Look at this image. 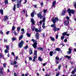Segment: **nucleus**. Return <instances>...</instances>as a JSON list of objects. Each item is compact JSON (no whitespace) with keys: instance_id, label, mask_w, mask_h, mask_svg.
<instances>
[{"instance_id":"1","label":"nucleus","mask_w":76,"mask_h":76,"mask_svg":"<svg viewBox=\"0 0 76 76\" xmlns=\"http://www.w3.org/2000/svg\"><path fill=\"white\" fill-rule=\"evenodd\" d=\"M52 22H53V23L54 24H52L51 25V27H52V28L54 27V26H56V23L59 20L58 19V18L57 17H56L55 18L54 17H53L52 18V19L51 20Z\"/></svg>"},{"instance_id":"2","label":"nucleus","mask_w":76,"mask_h":76,"mask_svg":"<svg viewBox=\"0 0 76 76\" xmlns=\"http://www.w3.org/2000/svg\"><path fill=\"white\" fill-rule=\"evenodd\" d=\"M67 12H68L70 16H71V13H72V14H74L75 11L74 10H70V9H68L67 10Z\"/></svg>"},{"instance_id":"3","label":"nucleus","mask_w":76,"mask_h":76,"mask_svg":"<svg viewBox=\"0 0 76 76\" xmlns=\"http://www.w3.org/2000/svg\"><path fill=\"white\" fill-rule=\"evenodd\" d=\"M23 43H24V41H23V40H21V42L18 44L19 48H22L23 45Z\"/></svg>"},{"instance_id":"4","label":"nucleus","mask_w":76,"mask_h":76,"mask_svg":"<svg viewBox=\"0 0 76 76\" xmlns=\"http://www.w3.org/2000/svg\"><path fill=\"white\" fill-rule=\"evenodd\" d=\"M41 15H42V12H39L37 14L38 18H39L41 19H42V18H43V16H42Z\"/></svg>"},{"instance_id":"5","label":"nucleus","mask_w":76,"mask_h":76,"mask_svg":"<svg viewBox=\"0 0 76 76\" xmlns=\"http://www.w3.org/2000/svg\"><path fill=\"white\" fill-rule=\"evenodd\" d=\"M32 46L34 48H37V41H35L34 43L32 45Z\"/></svg>"},{"instance_id":"6","label":"nucleus","mask_w":76,"mask_h":76,"mask_svg":"<svg viewBox=\"0 0 76 76\" xmlns=\"http://www.w3.org/2000/svg\"><path fill=\"white\" fill-rule=\"evenodd\" d=\"M31 24L32 25H35V21H34V20L33 18H31Z\"/></svg>"},{"instance_id":"7","label":"nucleus","mask_w":76,"mask_h":76,"mask_svg":"<svg viewBox=\"0 0 76 76\" xmlns=\"http://www.w3.org/2000/svg\"><path fill=\"white\" fill-rule=\"evenodd\" d=\"M65 34H66L65 33H62V35L63 36H62L61 37V40H63L64 38V37H65Z\"/></svg>"},{"instance_id":"8","label":"nucleus","mask_w":76,"mask_h":76,"mask_svg":"<svg viewBox=\"0 0 76 76\" xmlns=\"http://www.w3.org/2000/svg\"><path fill=\"white\" fill-rule=\"evenodd\" d=\"M73 49L72 48H69V51H68L67 52V53L68 54H71L72 53L71 51Z\"/></svg>"},{"instance_id":"9","label":"nucleus","mask_w":76,"mask_h":76,"mask_svg":"<svg viewBox=\"0 0 76 76\" xmlns=\"http://www.w3.org/2000/svg\"><path fill=\"white\" fill-rule=\"evenodd\" d=\"M61 13L62 14L61 15L62 16H64V15H65V14L66 13V11L65 10H63L62 11Z\"/></svg>"},{"instance_id":"10","label":"nucleus","mask_w":76,"mask_h":76,"mask_svg":"<svg viewBox=\"0 0 76 76\" xmlns=\"http://www.w3.org/2000/svg\"><path fill=\"white\" fill-rule=\"evenodd\" d=\"M69 24V21L67 20H66L64 21V25L66 26L68 25Z\"/></svg>"},{"instance_id":"11","label":"nucleus","mask_w":76,"mask_h":76,"mask_svg":"<svg viewBox=\"0 0 76 76\" xmlns=\"http://www.w3.org/2000/svg\"><path fill=\"white\" fill-rule=\"evenodd\" d=\"M8 19H9V18H8V17L7 16H4V21H6V20H8Z\"/></svg>"},{"instance_id":"12","label":"nucleus","mask_w":76,"mask_h":76,"mask_svg":"<svg viewBox=\"0 0 76 76\" xmlns=\"http://www.w3.org/2000/svg\"><path fill=\"white\" fill-rule=\"evenodd\" d=\"M20 6V3L19 2H18L17 4V8H19V7Z\"/></svg>"},{"instance_id":"13","label":"nucleus","mask_w":76,"mask_h":76,"mask_svg":"<svg viewBox=\"0 0 76 76\" xmlns=\"http://www.w3.org/2000/svg\"><path fill=\"white\" fill-rule=\"evenodd\" d=\"M50 38L51 41H52L53 42H54V41H55V39L54 37H50Z\"/></svg>"},{"instance_id":"14","label":"nucleus","mask_w":76,"mask_h":76,"mask_svg":"<svg viewBox=\"0 0 76 76\" xmlns=\"http://www.w3.org/2000/svg\"><path fill=\"white\" fill-rule=\"evenodd\" d=\"M56 1H54L53 2L52 7H55V5H56Z\"/></svg>"},{"instance_id":"15","label":"nucleus","mask_w":76,"mask_h":76,"mask_svg":"<svg viewBox=\"0 0 76 76\" xmlns=\"http://www.w3.org/2000/svg\"><path fill=\"white\" fill-rule=\"evenodd\" d=\"M17 63V61H14L13 63V62H11V65H14V64H16Z\"/></svg>"},{"instance_id":"16","label":"nucleus","mask_w":76,"mask_h":76,"mask_svg":"<svg viewBox=\"0 0 76 76\" xmlns=\"http://www.w3.org/2000/svg\"><path fill=\"white\" fill-rule=\"evenodd\" d=\"M29 53L30 55H31V54H33V52H32V49H30Z\"/></svg>"},{"instance_id":"17","label":"nucleus","mask_w":76,"mask_h":76,"mask_svg":"<svg viewBox=\"0 0 76 76\" xmlns=\"http://www.w3.org/2000/svg\"><path fill=\"white\" fill-rule=\"evenodd\" d=\"M54 52L53 51H50V52L49 54L50 56H53V54H54Z\"/></svg>"},{"instance_id":"18","label":"nucleus","mask_w":76,"mask_h":76,"mask_svg":"<svg viewBox=\"0 0 76 76\" xmlns=\"http://www.w3.org/2000/svg\"><path fill=\"white\" fill-rule=\"evenodd\" d=\"M38 50H40V51H43V49H44L43 48L39 47L37 48Z\"/></svg>"},{"instance_id":"19","label":"nucleus","mask_w":76,"mask_h":76,"mask_svg":"<svg viewBox=\"0 0 76 76\" xmlns=\"http://www.w3.org/2000/svg\"><path fill=\"white\" fill-rule=\"evenodd\" d=\"M36 35L37 39H39V34H38V33H37L36 34Z\"/></svg>"},{"instance_id":"20","label":"nucleus","mask_w":76,"mask_h":76,"mask_svg":"<svg viewBox=\"0 0 76 76\" xmlns=\"http://www.w3.org/2000/svg\"><path fill=\"white\" fill-rule=\"evenodd\" d=\"M23 35H21L19 37V41H20V40L22 39V38H23Z\"/></svg>"},{"instance_id":"21","label":"nucleus","mask_w":76,"mask_h":76,"mask_svg":"<svg viewBox=\"0 0 76 76\" xmlns=\"http://www.w3.org/2000/svg\"><path fill=\"white\" fill-rule=\"evenodd\" d=\"M37 58V56H34L33 57V62H34V61H35V58Z\"/></svg>"},{"instance_id":"22","label":"nucleus","mask_w":76,"mask_h":76,"mask_svg":"<svg viewBox=\"0 0 76 76\" xmlns=\"http://www.w3.org/2000/svg\"><path fill=\"white\" fill-rule=\"evenodd\" d=\"M31 28L32 31H35V27L33 26L31 27Z\"/></svg>"},{"instance_id":"23","label":"nucleus","mask_w":76,"mask_h":76,"mask_svg":"<svg viewBox=\"0 0 76 76\" xmlns=\"http://www.w3.org/2000/svg\"><path fill=\"white\" fill-rule=\"evenodd\" d=\"M31 16L32 17V18L34 17V12H32L31 13Z\"/></svg>"},{"instance_id":"24","label":"nucleus","mask_w":76,"mask_h":76,"mask_svg":"<svg viewBox=\"0 0 76 76\" xmlns=\"http://www.w3.org/2000/svg\"><path fill=\"white\" fill-rule=\"evenodd\" d=\"M0 13L2 15H3V10L2 9L0 10Z\"/></svg>"},{"instance_id":"25","label":"nucleus","mask_w":76,"mask_h":76,"mask_svg":"<svg viewBox=\"0 0 76 76\" xmlns=\"http://www.w3.org/2000/svg\"><path fill=\"white\" fill-rule=\"evenodd\" d=\"M3 56H4L2 54V51H1V53H0V58H2Z\"/></svg>"},{"instance_id":"26","label":"nucleus","mask_w":76,"mask_h":76,"mask_svg":"<svg viewBox=\"0 0 76 76\" xmlns=\"http://www.w3.org/2000/svg\"><path fill=\"white\" fill-rule=\"evenodd\" d=\"M34 55H35V56H37V51L36 50H34Z\"/></svg>"},{"instance_id":"27","label":"nucleus","mask_w":76,"mask_h":76,"mask_svg":"<svg viewBox=\"0 0 76 76\" xmlns=\"http://www.w3.org/2000/svg\"><path fill=\"white\" fill-rule=\"evenodd\" d=\"M56 51H58V52H59L60 51H61V50H60V49L58 48H56Z\"/></svg>"},{"instance_id":"28","label":"nucleus","mask_w":76,"mask_h":76,"mask_svg":"<svg viewBox=\"0 0 76 76\" xmlns=\"http://www.w3.org/2000/svg\"><path fill=\"white\" fill-rule=\"evenodd\" d=\"M20 30V27H17V31L18 33H19Z\"/></svg>"},{"instance_id":"29","label":"nucleus","mask_w":76,"mask_h":76,"mask_svg":"<svg viewBox=\"0 0 76 76\" xmlns=\"http://www.w3.org/2000/svg\"><path fill=\"white\" fill-rule=\"evenodd\" d=\"M53 31L54 32H56L57 31V28H56V26L54 27Z\"/></svg>"},{"instance_id":"30","label":"nucleus","mask_w":76,"mask_h":76,"mask_svg":"<svg viewBox=\"0 0 76 76\" xmlns=\"http://www.w3.org/2000/svg\"><path fill=\"white\" fill-rule=\"evenodd\" d=\"M15 26H14V25H13L12 28V31H15Z\"/></svg>"},{"instance_id":"31","label":"nucleus","mask_w":76,"mask_h":76,"mask_svg":"<svg viewBox=\"0 0 76 76\" xmlns=\"http://www.w3.org/2000/svg\"><path fill=\"white\" fill-rule=\"evenodd\" d=\"M0 76H3V71H0Z\"/></svg>"},{"instance_id":"32","label":"nucleus","mask_w":76,"mask_h":76,"mask_svg":"<svg viewBox=\"0 0 76 76\" xmlns=\"http://www.w3.org/2000/svg\"><path fill=\"white\" fill-rule=\"evenodd\" d=\"M42 27L43 28H45V23L44 22L43 23Z\"/></svg>"},{"instance_id":"33","label":"nucleus","mask_w":76,"mask_h":76,"mask_svg":"<svg viewBox=\"0 0 76 76\" xmlns=\"http://www.w3.org/2000/svg\"><path fill=\"white\" fill-rule=\"evenodd\" d=\"M56 59V60H59L60 58H59V57H58V56H57L55 58Z\"/></svg>"},{"instance_id":"34","label":"nucleus","mask_w":76,"mask_h":76,"mask_svg":"<svg viewBox=\"0 0 76 76\" xmlns=\"http://www.w3.org/2000/svg\"><path fill=\"white\" fill-rule=\"evenodd\" d=\"M26 34L28 37H31V34L29 33H27Z\"/></svg>"},{"instance_id":"35","label":"nucleus","mask_w":76,"mask_h":76,"mask_svg":"<svg viewBox=\"0 0 76 76\" xmlns=\"http://www.w3.org/2000/svg\"><path fill=\"white\" fill-rule=\"evenodd\" d=\"M61 64L59 65L58 66V69L59 70H60V68H61Z\"/></svg>"},{"instance_id":"36","label":"nucleus","mask_w":76,"mask_h":76,"mask_svg":"<svg viewBox=\"0 0 76 76\" xmlns=\"http://www.w3.org/2000/svg\"><path fill=\"white\" fill-rule=\"evenodd\" d=\"M21 31H22L23 32H22V34H24V28H22L21 29Z\"/></svg>"},{"instance_id":"37","label":"nucleus","mask_w":76,"mask_h":76,"mask_svg":"<svg viewBox=\"0 0 76 76\" xmlns=\"http://www.w3.org/2000/svg\"><path fill=\"white\" fill-rule=\"evenodd\" d=\"M12 41H14L16 40V38L13 37L12 39Z\"/></svg>"},{"instance_id":"38","label":"nucleus","mask_w":76,"mask_h":76,"mask_svg":"<svg viewBox=\"0 0 76 76\" xmlns=\"http://www.w3.org/2000/svg\"><path fill=\"white\" fill-rule=\"evenodd\" d=\"M16 10V5H14L13 9V10L15 11Z\"/></svg>"},{"instance_id":"39","label":"nucleus","mask_w":76,"mask_h":76,"mask_svg":"<svg viewBox=\"0 0 76 76\" xmlns=\"http://www.w3.org/2000/svg\"><path fill=\"white\" fill-rule=\"evenodd\" d=\"M7 50H9V46L5 45Z\"/></svg>"},{"instance_id":"40","label":"nucleus","mask_w":76,"mask_h":76,"mask_svg":"<svg viewBox=\"0 0 76 76\" xmlns=\"http://www.w3.org/2000/svg\"><path fill=\"white\" fill-rule=\"evenodd\" d=\"M75 72H76V70H73L72 72V74H75Z\"/></svg>"},{"instance_id":"41","label":"nucleus","mask_w":76,"mask_h":76,"mask_svg":"<svg viewBox=\"0 0 76 76\" xmlns=\"http://www.w3.org/2000/svg\"><path fill=\"white\" fill-rule=\"evenodd\" d=\"M38 60L39 61H41L42 60V58H41V57H38Z\"/></svg>"},{"instance_id":"42","label":"nucleus","mask_w":76,"mask_h":76,"mask_svg":"<svg viewBox=\"0 0 76 76\" xmlns=\"http://www.w3.org/2000/svg\"><path fill=\"white\" fill-rule=\"evenodd\" d=\"M4 53H8V49H6L5 50Z\"/></svg>"},{"instance_id":"43","label":"nucleus","mask_w":76,"mask_h":76,"mask_svg":"<svg viewBox=\"0 0 76 76\" xmlns=\"http://www.w3.org/2000/svg\"><path fill=\"white\" fill-rule=\"evenodd\" d=\"M64 33H65L66 34H65V35H67L68 37H69V34H67V32H64Z\"/></svg>"},{"instance_id":"44","label":"nucleus","mask_w":76,"mask_h":76,"mask_svg":"<svg viewBox=\"0 0 76 76\" xmlns=\"http://www.w3.org/2000/svg\"><path fill=\"white\" fill-rule=\"evenodd\" d=\"M0 71H1V70H4V68L3 67H1L0 66Z\"/></svg>"},{"instance_id":"45","label":"nucleus","mask_w":76,"mask_h":76,"mask_svg":"<svg viewBox=\"0 0 76 76\" xmlns=\"http://www.w3.org/2000/svg\"><path fill=\"white\" fill-rule=\"evenodd\" d=\"M42 22H45V18H44L42 20Z\"/></svg>"},{"instance_id":"46","label":"nucleus","mask_w":76,"mask_h":76,"mask_svg":"<svg viewBox=\"0 0 76 76\" xmlns=\"http://www.w3.org/2000/svg\"><path fill=\"white\" fill-rule=\"evenodd\" d=\"M24 48L25 50H26V49L28 48V45H26L25 47H24Z\"/></svg>"},{"instance_id":"47","label":"nucleus","mask_w":76,"mask_h":76,"mask_svg":"<svg viewBox=\"0 0 76 76\" xmlns=\"http://www.w3.org/2000/svg\"><path fill=\"white\" fill-rule=\"evenodd\" d=\"M66 19L67 20H69L70 19V18L68 16H66Z\"/></svg>"},{"instance_id":"48","label":"nucleus","mask_w":76,"mask_h":76,"mask_svg":"<svg viewBox=\"0 0 76 76\" xmlns=\"http://www.w3.org/2000/svg\"><path fill=\"white\" fill-rule=\"evenodd\" d=\"M7 39H4V42H5V43L6 42V43L7 42Z\"/></svg>"},{"instance_id":"49","label":"nucleus","mask_w":76,"mask_h":76,"mask_svg":"<svg viewBox=\"0 0 76 76\" xmlns=\"http://www.w3.org/2000/svg\"><path fill=\"white\" fill-rule=\"evenodd\" d=\"M74 7H75V8L76 9V2H74Z\"/></svg>"},{"instance_id":"50","label":"nucleus","mask_w":76,"mask_h":76,"mask_svg":"<svg viewBox=\"0 0 76 76\" xmlns=\"http://www.w3.org/2000/svg\"><path fill=\"white\" fill-rule=\"evenodd\" d=\"M3 66L4 68H6V64L5 63L3 64Z\"/></svg>"},{"instance_id":"51","label":"nucleus","mask_w":76,"mask_h":76,"mask_svg":"<svg viewBox=\"0 0 76 76\" xmlns=\"http://www.w3.org/2000/svg\"><path fill=\"white\" fill-rule=\"evenodd\" d=\"M5 4H7L8 3V1L7 0H5Z\"/></svg>"},{"instance_id":"52","label":"nucleus","mask_w":76,"mask_h":76,"mask_svg":"<svg viewBox=\"0 0 76 76\" xmlns=\"http://www.w3.org/2000/svg\"><path fill=\"white\" fill-rule=\"evenodd\" d=\"M55 63L56 64H58V63H59L60 62H59V61H55Z\"/></svg>"},{"instance_id":"53","label":"nucleus","mask_w":76,"mask_h":76,"mask_svg":"<svg viewBox=\"0 0 76 76\" xmlns=\"http://www.w3.org/2000/svg\"><path fill=\"white\" fill-rule=\"evenodd\" d=\"M12 56H15V53L13 52H12Z\"/></svg>"},{"instance_id":"54","label":"nucleus","mask_w":76,"mask_h":76,"mask_svg":"<svg viewBox=\"0 0 76 76\" xmlns=\"http://www.w3.org/2000/svg\"><path fill=\"white\" fill-rule=\"evenodd\" d=\"M0 33L1 35H3V32L1 30L0 31Z\"/></svg>"},{"instance_id":"55","label":"nucleus","mask_w":76,"mask_h":76,"mask_svg":"<svg viewBox=\"0 0 76 76\" xmlns=\"http://www.w3.org/2000/svg\"><path fill=\"white\" fill-rule=\"evenodd\" d=\"M35 31L37 32H38V30L37 28L35 29Z\"/></svg>"},{"instance_id":"56","label":"nucleus","mask_w":76,"mask_h":76,"mask_svg":"<svg viewBox=\"0 0 76 76\" xmlns=\"http://www.w3.org/2000/svg\"><path fill=\"white\" fill-rule=\"evenodd\" d=\"M38 32H41V27H40L39 30H38Z\"/></svg>"},{"instance_id":"57","label":"nucleus","mask_w":76,"mask_h":76,"mask_svg":"<svg viewBox=\"0 0 76 76\" xmlns=\"http://www.w3.org/2000/svg\"><path fill=\"white\" fill-rule=\"evenodd\" d=\"M28 58L29 59V60L30 61H31L32 60V58L31 57H29Z\"/></svg>"},{"instance_id":"58","label":"nucleus","mask_w":76,"mask_h":76,"mask_svg":"<svg viewBox=\"0 0 76 76\" xmlns=\"http://www.w3.org/2000/svg\"><path fill=\"white\" fill-rule=\"evenodd\" d=\"M46 12H47V10H43V12L44 13H45Z\"/></svg>"},{"instance_id":"59","label":"nucleus","mask_w":76,"mask_h":76,"mask_svg":"<svg viewBox=\"0 0 76 76\" xmlns=\"http://www.w3.org/2000/svg\"><path fill=\"white\" fill-rule=\"evenodd\" d=\"M64 42H67V39H65L64 40Z\"/></svg>"},{"instance_id":"60","label":"nucleus","mask_w":76,"mask_h":76,"mask_svg":"<svg viewBox=\"0 0 76 76\" xmlns=\"http://www.w3.org/2000/svg\"><path fill=\"white\" fill-rule=\"evenodd\" d=\"M60 72H57V73H56V75H60Z\"/></svg>"},{"instance_id":"61","label":"nucleus","mask_w":76,"mask_h":76,"mask_svg":"<svg viewBox=\"0 0 76 76\" xmlns=\"http://www.w3.org/2000/svg\"><path fill=\"white\" fill-rule=\"evenodd\" d=\"M42 20H41L40 21V22H39V23L40 25H41V24H42Z\"/></svg>"},{"instance_id":"62","label":"nucleus","mask_w":76,"mask_h":76,"mask_svg":"<svg viewBox=\"0 0 76 76\" xmlns=\"http://www.w3.org/2000/svg\"><path fill=\"white\" fill-rule=\"evenodd\" d=\"M47 62H45V63H44L43 64V66H45V65L47 64Z\"/></svg>"},{"instance_id":"63","label":"nucleus","mask_w":76,"mask_h":76,"mask_svg":"<svg viewBox=\"0 0 76 76\" xmlns=\"http://www.w3.org/2000/svg\"><path fill=\"white\" fill-rule=\"evenodd\" d=\"M14 76H18V75H17V74L15 72H14Z\"/></svg>"},{"instance_id":"64","label":"nucleus","mask_w":76,"mask_h":76,"mask_svg":"<svg viewBox=\"0 0 76 76\" xmlns=\"http://www.w3.org/2000/svg\"><path fill=\"white\" fill-rule=\"evenodd\" d=\"M34 8H37L36 5H34Z\"/></svg>"}]
</instances>
